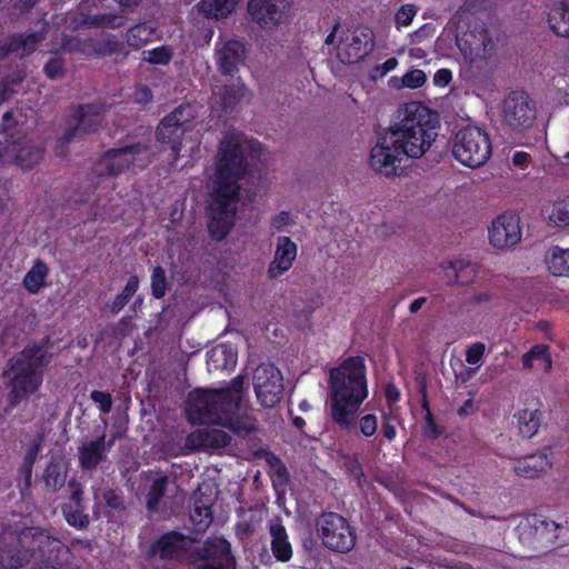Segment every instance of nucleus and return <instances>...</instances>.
<instances>
[{"mask_svg":"<svg viewBox=\"0 0 569 569\" xmlns=\"http://www.w3.org/2000/svg\"><path fill=\"white\" fill-rule=\"evenodd\" d=\"M521 361L525 369H532L535 362L546 372H550L552 368V359L547 345H535L522 356Z\"/></svg>","mask_w":569,"mask_h":569,"instance_id":"obj_32","label":"nucleus"},{"mask_svg":"<svg viewBox=\"0 0 569 569\" xmlns=\"http://www.w3.org/2000/svg\"><path fill=\"white\" fill-rule=\"evenodd\" d=\"M150 148L144 143H134L107 151L93 167L98 177H116L130 166L143 168L150 161Z\"/></svg>","mask_w":569,"mask_h":569,"instance_id":"obj_8","label":"nucleus"},{"mask_svg":"<svg viewBox=\"0 0 569 569\" xmlns=\"http://www.w3.org/2000/svg\"><path fill=\"white\" fill-rule=\"evenodd\" d=\"M196 562L198 560L209 561L197 566V569H222L221 563L229 558L230 545L220 537L209 538L204 543L193 550Z\"/></svg>","mask_w":569,"mask_h":569,"instance_id":"obj_24","label":"nucleus"},{"mask_svg":"<svg viewBox=\"0 0 569 569\" xmlns=\"http://www.w3.org/2000/svg\"><path fill=\"white\" fill-rule=\"evenodd\" d=\"M269 533L271 536V550L280 561H288L292 556V548L288 540L284 526L279 517L269 521Z\"/></svg>","mask_w":569,"mask_h":569,"instance_id":"obj_28","label":"nucleus"},{"mask_svg":"<svg viewBox=\"0 0 569 569\" xmlns=\"http://www.w3.org/2000/svg\"><path fill=\"white\" fill-rule=\"evenodd\" d=\"M143 61H148L152 64H168L173 56V50L168 46H161L152 50L142 52Z\"/></svg>","mask_w":569,"mask_h":569,"instance_id":"obj_44","label":"nucleus"},{"mask_svg":"<svg viewBox=\"0 0 569 569\" xmlns=\"http://www.w3.org/2000/svg\"><path fill=\"white\" fill-rule=\"evenodd\" d=\"M156 36V30L152 26L147 23H140L127 31L126 39L127 43L134 48L139 49L144 46L147 42L151 41Z\"/></svg>","mask_w":569,"mask_h":569,"instance_id":"obj_37","label":"nucleus"},{"mask_svg":"<svg viewBox=\"0 0 569 569\" xmlns=\"http://www.w3.org/2000/svg\"><path fill=\"white\" fill-rule=\"evenodd\" d=\"M169 485V478L167 476L157 477L148 491L147 495V508L150 511H154L158 509L161 499L164 497L167 492V487Z\"/></svg>","mask_w":569,"mask_h":569,"instance_id":"obj_39","label":"nucleus"},{"mask_svg":"<svg viewBox=\"0 0 569 569\" xmlns=\"http://www.w3.org/2000/svg\"><path fill=\"white\" fill-rule=\"evenodd\" d=\"M417 10L415 6H402L396 13V23L398 26L407 27L412 22L413 17L416 16Z\"/></svg>","mask_w":569,"mask_h":569,"instance_id":"obj_52","label":"nucleus"},{"mask_svg":"<svg viewBox=\"0 0 569 569\" xmlns=\"http://www.w3.org/2000/svg\"><path fill=\"white\" fill-rule=\"evenodd\" d=\"M84 23L94 28H110L116 29L124 24V17L113 13H101L88 16Z\"/></svg>","mask_w":569,"mask_h":569,"instance_id":"obj_40","label":"nucleus"},{"mask_svg":"<svg viewBox=\"0 0 569 569\" xmlns=\"http://www.w3.org/2000/svg\"><path fill=\"white\" fill-rule=\"evenodd\" d=\"M549 24L557 36L569 38V7L555 6L549 13Z\"/></svg>","mask_w":569,"mask_h":569,"instance_id":"obj_35","label":"nucleus"},{"mask_svg":"<svg viewBox=\"0 0 569 569\" xmlns=\"http://www.w3.org/2000/svg\"><path fill=\"white\" fill-rule=\"evenodd\" d=\"M297 257V244L289 237L281 236L277 240L273 260L268 268V276L271 279L278 278L288 271Z\"/></svg>","mask_w":569,"mask_h":569,"instance_id":"obj_25","label":"nucleus"},{"mask_svg":"<svg viewBox=\"0 0 569 569\" xmlns=\"http://www.w3.org/2000/svg\"><path fill=\"white\" fill-rule=\"evenodd\" d=\"M44 38V31L13 36L0 48V59L11 53L19 58H24L33 52Z\"/></svg>","mask_w":569,"mask_h":569,"instance_id":"obj_27","label":"nucleus"},{"mask_svg":"<svg viewBox=\"0 0 569 569\" xmlns=\"http://www.w3.org/2000/svg\"><path fill=\"white\" fill-rule=\"evenodd\" d=\"M257 143L239 132L227 133L220 141L216 182L209 206L208 230L214 240H222L231 230L238 210L240 186Z\"/></svg>","mask_w":569,"mask_h":569,"instance_id":"obj_2","label":"nucleus"},{"mask_svg":"<svg viewBox=\"0 0 569 569\" xmlns=\"http://www.w3.org/2000/svg\"><path fill=\"white\" fill-rule=\"evenodd\" d=\"M317 535L323 546L337 552H348L356 545V535L348 521L337 512H323L316 520Z\"/></svg>","mask_w":569,"mask_h":569,"instance_id":"obj_9","label":"nucleus"},{"mask_svg":"<svg viewBox=\"0 0 569 569\" xmlns=\"http://www.w3.org/2000/svg\"><path fill=\"white\" fill-rule=\"evenodd\" d=\"M47 274V264L42 261H37L24 276L23 284L31 293H36L44 284Z\"/></svg>","mask_w":569,"mask_h":569,"instance_id":"obj_38","label":"nucleus"},{"mask_svg":"<svg viewBox=\"0 0 569 569\" xmlns=\"http://www.w3.org/2000/svg\"><path fill=\"white\" fill-rule=\"evenodd\" d=\"M536 120V107L532 99L523 91L511 92L503 101L502 121L513 131L530 128Z\"/></svg>","mask_w":569,"mask_h":569,"instance_id":"obj_12","label":"nucleus"},{"mask_svg":"<svg viewBox=\"0 0 569 569\" xmlns=\"http://www.w3.org/2000/svg\"><path fill=\"white\" fill-rule=\"evenodd\" d=\"M102 499L110 509L119 513L124 512L127 509L124 498L118 490L106 489L102 492Z\"/></svg>","mask_w":569,"mask_h":569,"instance_id":"obj_47","label":"nucleus"},{"mask_svg":"<svg viewBox=\"0 0 569 569\" xmlns=\"http://www.w3.org/2000/svg\"><path fill=\"white\" fill-rule=\"evenodd\" d=\"M426 398V396L423 397ZM422 407L425 409H427L428 413H427V417H426V420H427V428L428 430L430 431L431 436L433 438L438 437L439 436V431H438V428L435 423V420H433V417L432 415L430 413L429 409H428V401L426 399H423V403H422Z\"/></svg>","mask_w":569,"mask_h":569,"instance_id":"obj_60","label":"nucleus"},{"mask_svg":"<svg viewBox=\"0 0 569 569\" xmlns=\"http://www.w3.org/2000/svg\"><path fill=\"white\" fill-rule=\"evenodd\" d=\"M253 386L258 401L266 408L279 403L283 391L280 370L271 363L260 365L253 373Z\"/></svg>","mask_w":569,"mask_h":569,"instance_id":"obj_14","label":"nucleus"},{"mask_svg":"<svg viewBox=\"0 0 569 569\" xmlns=\"http://www.w3.org/2000/svg\"><path fill=\"white\" fill-rule=\"evenodd\" d=\"M60 548L61 542L46 530L0 522V569H20Z\"/></svg>","mask_w":569,"mask_h":569,"instance_id":"obj_6","label":"nucleus"},{"mask_svg":"<svg viewBox=\"0 0 569 569\" xmlns=\"http://www.w3.org/2000/svg\"><path fill=\"white\" fill-rule=\"evenodd\" d=\"M194 118V108L189 103H183L166 116L157 128L158 140L170 144L176 157L179 154L181 139L186 132L191 130Z\"/></svg>","mask_w":569,"mask_h":569,"instance_id":"obj_10","label":"nucleus"},{"mask_svg":"<svg viewBox=\"0 0 569 569\" xmlns=\"http://www.w3.org/2000/svg\"><path fill=\"white\" fill-rule=\"evenodd\" d=\"M41 443H42V437L38 436L34 439L33 445L27 450V453L23 459L24 463L33 466V463L37 460L38 453L40 451Z\"/></svg>","mask_w":569,"mask_h":569,"instance_id":"obj_56","label":"nucleus"},{"mask_svg":"<svg viewBox=\"0 0 569 569\" xmlns=\"http://www.w3.org/2000/svg\"><path fill=\"white\" fill-rule=\"evenodd\" d=\"M456 43L470 63L481 67L495 52V41L488 30L476 28L456 37Z\"/></svg>","mask_w":569,"mask_h":569,"instance_id":"obj_13","label":"nucleus"},{"mask_svg":"<svg viewBox=\"0 0 569 569\" xmlns=\"http://www.w3.org/2000/svg\"><path fill=\"white\" fill-rule=\"evenodd\" d=\"M550 466L549 453L545 450L518 460L513 466V471L520 477L536 478L549 469Z\"/></svg>","mask_w":569,"mask_h":569,"instance_id":"obj_29","label":"nucleus"},{"mask_svg":"<svg viewBox=\"0 0 569 569\" xmlns=\"http://www.w3.org/2000/svg\"><path fill=\"white\" fill-rule=\"evenodd\" d=\"M66 62L61 56L54 54L51 57L47 63L44 64L43 71L44 74L51 79L57 80L61 79L66 74Z\"/></svg>","mask_w":569,"mask_h":569,"instance_id":"obj_46","label":"nucleus"},{"mask_svg":"<svg viewBox=\"0 0 569 569\" xmlns=\"http://www.w3.org/2000/svg\"><path fill=\"white\" fill-rule=\"evenodd\" d=\"M449 286H468L476 281L479 267L469 260L459 259L441 264Z\"/></svg>","mask_w":569,"mask_h":569,"instance_id":"obj_26","label":"nucleus"},{"mask_svg":"<svg viewBox=\"0 0 569 569\" xmlns=\"http://www.w3.org/2000/svg\"><path fill=\"white\" fill-rule=\"evenodd\" d=\"M24 77V74H19L17 78L0 81V104L12 97L14 93L12 86L21 83Z\"/></svg>","mask_w":569,"mask_h":569,"instance_id":"obj_49","label":"nucleus"},{"mask_svg":"<svg viewBox=\"0 0 569 569\" xmlns=\"http://www.w3.org/2000/svg\"><path fill=\"white\" fill-rule=\"evenodd\" d=\"M53 349L54 341L47 335L38 341L28 343L8 360L3 373L4 385L9 390L8 408H16L40 389L44 371L57 355Z\"/></svg>","mask_w":569,"mask_h":569,"instance_id":"obj_4","label":"nucleus"},{"mask_svg":"<svg viewBox=\"0 0 569 569\" xmlns=\"http://www.w3.org/2000/svg\"><path fill=\"white\" fill-rule=\"evenodd\" d=\"M190 518L200 530H203L208 528L212 521L211 510L208 506L199 505V502L196 501L194 507L190 513Z\"/></svg>","mask_w":569,"mask_h":569,"instance_id":"obj_45","label":"nucleus"},{"mask_svg":"<svg viewBox=\"0 0 569 569\" xmlns=\"http://www.w3.org/2000/svg\"><path fill=\"white\" fill-rule=\"evenodd\" d=\"M519 432L525 438L535 436L540 427L541 412L538 407L526 408L517 415Z\"/></svg>","mask_w":569,"mask_h":569,"instance_id":"obj_33","label":"nucleus"},{"mask_svg":"<svg viewBox=\"0 0 569 569\" xmlns=\"http://www.w3.org/2000/svg\"><path fill=\"white\" fill-rule=\"evenodd\" d=\"M330 411L343 430L356 426V415L368 396L366 366L361 357H350L330 370Z\"/></svg>","mask_w":569,"mask_h":569,"instance_id":"obj_5","label":"nucleus"},{"mask_svg":"<svg viewBox=\"0 0 569 569\" xmlns=\"http://www.w3.org/2000/svg\"><path fill=\"white\" fill-rule=\"evenodd\" d=\"M373 38L369 28H355L341 39L337 49L338 59L345 64L359 62L372 51Z\"/></svg>","mask_w":569,"mask_h":569,"instance_id":"obj_16","label":"nucleus"},{"mask_svg":"<svg viewBox=\"0 0 569 569\" xmlns=\"http://www.w3.org/2000/svg\"><path fill=\"white\" fill-rule=\"evenodd\" d=\"M246 87L240 82L214 86L212 90L213 102L219 104L222 110L231 109L241 101L244 96Z\"/></svg>","mask_w":569,"mask_h":569,"instance_id":"obj_30","label":"nucleus"},{"mask_svg":"<svg viewBox=\"0 0 569 569\" xmlns=\"http://www.w3.org/2000/svg\"><path fill=\"white\" fill-rule=\"evenodd\" d=\"M438 127V114L422 103L401 106L395 122L371 149L370 167L385 177L399 176L406 159H418L430 149Z\"/></svg>","mask_w":569,"mask_h":569,"instance_id":"obj_1","label":"nucleus"},{"mask_svg":"<svg viewBox=\"0 0 569 569\" xmlns=\"http://www.w3.org/2000/svg\"><path fill=\"white\" fill-rule=\"evenodd\" d=\"M559 526L555 521L533 515L521 520L512 532L518 543L511 541L515 548L523 547L527 549H538L545 541H552L556 536L552 535Z\"/></svg>","mask_w":569,"mask_h":569,"instance_id":"obj_11","label":"nucleus"},{"mask_svg":"<svg viewBox=\"0 0 569 569\" xmlns=\"http://www.w3.org/2000/svg\"><path fill=\"white\" fill-rule=\"evenodd\" d=\"M52 553H47L43 558H48V560H42L41 562L34 563L30 569H60L57 563L51 560Z\"/></svg>","mask_w":569,"mask_h":569,"instance_id":"obj_63","label":"nucleus"},{"mask_svg":"<svg viewBox=\"0 0 569 569\" xmlns=\"http://www.w3.org/2000/svg\"><path fill=\"white\" fill-rule=\"evenodd\" d=\"M9 130L12 129L6 126L7 159L23 168H30L38 163L42 158V149L26 138L14 139V133Z\"/></svg>","mask_w":569,"mask_h":569,"instance_id":"obj_21","label":"nucleus"},{"mask_svg":"<svg viewBox=\"0 0 569 569\" xmlns=\"http://www.w3.org/2000/svg\"><path fill=\"white\" fill-rule=\"evenodd\" d=\"M243 398V377L238 376L220 389H197L188 395L187 418L196 423L221 426L238 436L258 430L252 416H237Z\"/></svg>","mask_w":569,"mask_h":569,"instance_id":"obj_3","label":"nucleus"},{"mask_svg":"<svg viewBox=\"0 0 569 569\" xmlns=\"http://www.w3.org/2000/svg\"><path fill=\"white\" fill-rule=\"evenodd\" d=\"M90 398L93 402L99 405L100 410L103 413H109L111 411L112 398L110 393L100 390H93L90 395Z\"/></svg>","mask_w":569,"mask_h":569,"instance_id":"obj_51","label":"nucleus"},{"mask_svg":"<svg viewBox=\"0 0 569 569\" xmlns=\"http://www.w3.org/2000/svg\"><path fill=\"white\" fill-rule=\"evenodd\" d=\"M133 99L137 103H148L152 100L151 90L146 86H141L134 91Z\"/></svg>","mask_w":569,"mask_h":569,"instance_id":"obj_58","label":"nucleus"},{"mask_svg":"<svg viewBox=\"0 0 569 569\" xmlns=\"http://www.w3.org/2000/svg\"><path fill=\"white\" fill-rule=\"evenodd\" d=\"M549 271L553 276L569 277V249L555 247L550 249L546 257Z\"/></svg>","mask_w":569,"mask_h":569,"instance_id":"obj_34","label":"nucleus"},{"mask_svg":"<svg viewBox=\"0 0 569 569\" xmlns=\"http://www.w3.org/2000/svg\"><path fill=\"white\" fill-rule=\"evenodd\" d=\"M108 109L109 106L102 102L79 106L63 133V142H70L87 133L97 131L101 124L102 116Z\"/></svg>","mask_w":569,"mask_h":569,"instance_id":"obj_15","label":"nucleus"},{"mask_svg":"<svg viewBox=\"0 0 569 569\" xmlns=\"http://www.w3.org/2000/svg\"><path fill=\"white\" fill-rule=\"evenodd\" d=\"M530 160V154L523 151L515 152L512 163L516 167L523 168Z\"/></svg>","mask_w":569,"mask_h":569,"instance_id":"obj_61","label":"nucleus"},{"mask_svg":"<svg viewBox=\"0 0 569 569\" xmlns=\"http://www.w3.org/2000/svg\"><path fill=\"white\" fill-rule=\"evenodd\" d=\"M427 80L426 73L420 69H413L407 72L401 79H392V87L400 89L407 87L410 89L420 88Z\"/></svg>","mask_w":569,"mask_h":569,"instance_id":"obj_43","label":"nucleus"},{"mask_svg":"<svg viewBox=\"0 0 569 569\" xmlns=\"http://www.w3.org/2000/svg\"><path fill=\"white\" fill-rule=\"evenodd\" d=\"M398 64V60L396 58H389L381 66L377 67V71L380 72V76H385L387 72L393 70Z\"/></svg>","mask_w":569,"mask_h":569,"instance_id":"obj_62","label":"nucleus"},{"mask_svg":"<svg viewBox=\"0 0 569 569\" xmlns=\"http://www.w3.org/2000/svg\"><path fill=\"white\" fill-rule=\"evenodd\" d=\"M153 552L162 559L196 562L192 540L177 531L163 535L153 546Z\"/></svg>","mask_w":569,"mask_h":569,"instance_id":"obj_18","label":"nucleus"},{"mask_svg":"<svg viewBox=\"0 0 569 569\" xmlns=\"http://www.w3.org/2000/svg\"><path fill=\"white\" fill-rule=\"evenodd\" d=\"M62 512L67 522L74 528L86 529L90 523L89 516L84 512V507L63 506Z\"/></svg>","mask_w":569,"mask_h":569,"instance_id":"obj_42","label":"nucleus"},{"mask_svg":"<svg viewBox=\"0 0 569 569\" xmlns=\"http://www.w3.org/2000/svg\"><path fill=\"white\" fill-rule=\"evenodd\" d=\"M289 222H290V213L287 211H281L278 214H276L274 217H272L270 224L274 230L280 231L287 224H289Z\"/></svg>","mask_w":569,"mask_h":569,"instance_id":"obj_57","label":"nucleus"},{"mask_svg":"<svg viewBox=\"0 0 569 569\" xmlns=\"http://www.w3.org/2000/svg\"><path fill=\"white\" fill-rule=\"evenodd\" d=\"M491 151L489 134L479 127L467 126L456 134L452 154L466 167L483 166L489 160Z\"/></svg>","mask_w":569,"mask_h":569,"instance_id":"obj_7","label":"nucleus"},{"mask_svg":"<svg viewBox=\"0 0 569 569\" xmlns=\"http://www.w3.org/2000/svg\"><path fill=\"white\" fill-rule=\"evenodd\" d=\"M138 284V277L132 276L129 278L122 292L119 293L110 305V310L113 315L120 312L123 309V307L128 303L131 297L137 292Z\"/></svg>","mask_w":569,"mask_h":569,"instance_id":"obj_41","label":"nucleus"},{"mask_svg":"<svg viewBox=\"0 0 569 569\" xmlns=\"http://www.w3.org/2000/svg\"><path fill=\"white\" fill-rule=\"evenodd\" d=\"M485 351H486V346L483 343L476 342V343L471 345L466 352V361L469 365L479 366Z\"/></svg>","mask_w":569,"mask_h":569,"instance_id":"obj_53","label":"nucleus"},{"mask_svg":"<svg viewBox=\"0 0 569 569\" xmlns=\"http://www.w3.org/2000/svg\"><path fill=\"white\" fill-rule=\"evenodd\" d=\"M552 218L558 223L569 226V201L556 207Z\"/></svg>","mask_w":569,"mask_h":569,"instance_id":"obj_55","label":"nucleus"},{"mask_svg":"<svg viewBox=\"0 0 569 569\" xmlns=\"http://www.w3.org/2000/svg\"><path fill=\"white\" fill-rule=\"evenodd\" d=\"M288 0H250L248 12L251 19L263 29H273L287 18Z\"/></svg>","mask_w":569,"mask_h":569,"instance_id":"obj_17","label":"nucleus"},{"mask_svg":"<svg viewBox=\"0 0 569 569\" xmlns=\"http://www.w3.org/2000/svg\"><path fill=\"white\" fill-rule=\"evenodd\" d=\"M385 395L390 406L399 399V391L393 385H388L386 387Z\"/></svg>","mask_w":569,"mask_h":569,"instance_id":"obj_64","label":"nucleus"},{"mask_svg":"<svg viewBox=\"0 0 569 569\" xmlns=\"http://www.w3.org/2000/svg\"><path fill=\"white\" fill-rule=\"evenodd\" d=\"M69 487L71 489L70 493V503L67 506H76V507H84L83 503V490L79 482H77L74 479L69 481Z\"/></svg>","mask_w":569,"mask_h":569,"instance_id":"obj_54","label":"nucleus"},{"mask_svg":"<svg viewBox=\"0 0 569 569\" xmlns=\"http://www.w3.org/2000/svg\"><path fill=\"white\" fill-rule=\"evenodd\" d=\"M489 240L498 249L516 246L521 240L519 216L512 212L498 216L489 228Z\"/></svg>","mask_w":569,"mask_h":569,"instance_id":"obj_19","label":"nucleus"},{"mask_svg":"<svg viewBox=\"0 0 569 569\" xmlns=\"http://www.w3.org/2000/svg\"><path fill=\"white\" fill-rule=\"evenodd\" d=\"M238 0H201L200 9L207 17L224 18L230 14Z\"/></svg>","mask_w":569,"mask_h":569,"instance_id":"obj_36","label":"nucleus"},{"mask_svg":"<svg viewBox=\"0 0 569 569\" xmlns=\"http://www.w3.org/2000/svg\"><path fill=\"white\" fill-rule=\"evenodd\" d=\"M113 442L114 438L107 441L104 433L94 440H84L78 448L80 467L84 470H94L99 463L107 459Z\"/></svg>","mask_w":569,"mask_h":569,"instance_id":"obj_23","label":"nucleus"},{"mask_svg":"<svg viewBox=\"0 0 569 569\" xmlns=\"http://www.w3.org/2000/svg\"><path fill=\"white\" fill-rule=\"evenodd\" d=\"M231 436L224 429L218 427L199 428L186 437L183 453L221 449L229 446Z\"/></svg>","mask_w":569,"mask_h":569,"instance_id":"obj_20","label":"nucleus"},{"mask_svg":"<svg viewBox=\"0 0 569 569\" xmlns=\"http://www.w3.org/2000/svg\"><path fill=\"white\" fill-rule=\"evenodd\" d=\"M246 58V49L237 39H220L216 43L214 60L219 71L224 76H233Z\"/></svg>","mask_w":569,"mask_h":569,"instance_id":"obj_22","label":"nucleus"},{"mask_svg":"<svg viewBox=\"0 0 569 569\" xmlns=\"http://www.w3.org/2000/svg\"><path fill=\"white\" fill-rule=\"evenodd\" d=\"M166 272L162 267L158 266L153 269L151 276V289L154 298L160 299L166 295Z\"/></svg>","mask_w":569,"mask_h":569,"instance_id":"obj_48","label":"nucleus"},{"mask_svg":"<svg viewBox=\"0 0 569 569\" xmlns=\"http://www.w3.org/2000/svg\"><path fill=\"white\" fill-rule=\"evenodd\" d=\"M43 481L48 491L57 492L67 479V467L61 459L52 458L43 471Z\"/></svg>","mask_w":569,"mask_h":569,"instance_id":"obj_31","label":"nucleus"},{"mask_svg":"<svg viewBox=\"0 0 569 569\" xmlns=\"http://www.w3.org/2000/svg\"><path fill=\"white\" fill-rule=\"evenodd\" d=\"M451 80V71L448 69H440L433 76V82L437 86H447Z\"/></svg>","mask_w":569,"mask_h":569,"instance_id":"obj_59","label":"nucleus"},{"mask_svg":"<svg viewBox=\"0 0 569 569\" xmlns=\"http://www.w3.org/2000/svg\"><path fill=\"white\" fill-rule=\"evenodd\" d=\"M360 432L366 437H371L377 432L378 419L375 415L368 413L359 420Z\"/></svg>","mask_w":569,"mask_h":569,"instance_id":"obj_50","label":"nucleus"}]
</instances>
